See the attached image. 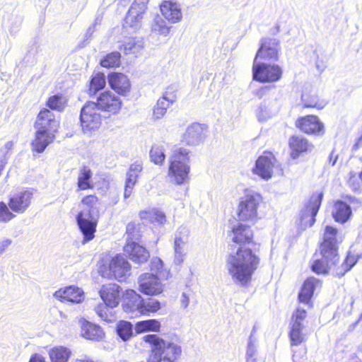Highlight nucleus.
<instances>
[{"mask_svg": "<svg viewBox=\"0 0 362 362\" xmlns=\"http://www.w3.org/2000/svg\"><path fill=\"white\" fill-rule=\"evenodd\" d=\"M98 273L105 278L120 281L130 271L131 266L121 255L112 257L109 253L103 254L97 264Z\"/></svg>", "mask_w": 362, "mask_h": 362, "instance_id": "nucleus-4", "label": "nucleus"}, {"mask_svg": "<svg viewBox=\"0 0 362 362\" xmlns=\"http://www.w3.org/2000/svg\"><path fill=\"white\" fill-rule=\"evenodd\" d=\"M117 334L124 341L129 339L133 335L132 325L130 322L120 320L116 327Z\"/></svg>", "mask_w": 362, "mask_h": 362, "instance_id": "nucleus-45", "label": "nucleus"}, {"mask_svg": "<svg viewBox=\"0 0 362 362\" xmlns=\"http://www.w3.org/2000/svg\"><path fill=\"white\" fill-rule=\"evenodd\" d=\"M139 218L149 223L162 225L166 221L165 214L156 208L141 210L139 213Z\"/></svg>", "mask_w": 362, "mask_h": 362, "instance_id": "nucleus-34", "label": "nucleus"}, {"mask_svg": "<svg viewBox=\"0 0 362 362\" xmlns=\"http://www.w3.org/2000/svg\"><path fill=\"white\" fill-rule=\"evenodd\" d=\"M322 281L314 276H308L306 278L301 286L300 290L298 295V302L308 305L310 308H313V303L312 298L314 296L315 289L320 287Z\"/></svg>", "mask_w": 362, "mask_h": 362, "instance_id": "nucleus-19", "label": "nucleus"}, {"mask_svg": "<svg viewBox=\"0 0 362 362\" xmlns=\"http://www.w3.org/2000/svg\"><path fill=\"white\" fill-rule=\"evenodd\" d=\"M262 197L259 194H246L241 198L236 212L239 221L255 223L259 219L257 209Z\"/></svg>", "mask_w": 362, "mask_h": 362, "instance_id": "nucleus-7", "label": "nucleus"}, {"mask_svg": "<svg viewBox=\"0 0 362 362\" xmlns=\"http://www.w3.org/2000/svg\"><path fill=\"white\" fill-rule=\"evenodd\" d=\"M160 328V322L157 319L141 320L135 324L136 332L138 334L147 332H158Z\"/></svg>", "mask_w": 362, "mask_h": 362, "instance_id": "nucleus-39", "label": "nucleus"}, {"mask_svg": "<svg viewBox=\"0 0 362 362\" xmlns=\"http://www.w3.org/2000/svg\"><path fill=\"white\" fill-rule=\"evenodd\" d=\"M358 260V257L357 255L349 252L344 261L341 262L340 255L339 251H337V260L332 262V260L327 259L322 262L317 261L315 264H310V269L318 275H325L329 272H332L335 276L341 277L351 270Z\"/></svg>", "mask_w": 362, "mask_h": 362, "instance_id": "nucleus-6", "label": "nucleus"}, {"mask_svg": "<svg viewBox=\"0 0 362 362\" xmlns=\"http://www.w3.org/2000/svg\"><path fill=\"white\" fill-rule=\"evenodd\" d=\"M68 99L62 93H57L47 98L45 105L46 108L52 111L62 112L67 106Z\"/></svg>", "mask_w": 362, "mask_h": 362, "instance_id": "nucleus-37", "label": "nucleus"}, {"mask_svg": "<svg viewBox=\"0 0 362 362\" xmlns=\"http://www.w3.org/2000/svg\"><path fill=\"white\" fill-rule=\"evenodd\" d=\"M269 89V88L267 86L259 87L258 89L253 92L255 98L259 100L263 98L264 96L267 95Z\"/></svg>", "mask_w": 362, "mask_h": 362, "instance_id": "nucleus-56", "label": "nucleus"}, {"mask_svg": "<svg viewBox=\"0 0 362 362\" xmlns=\"http://www.w3.org/2000/svg\"><path fill=\"white\" fill-rule=\"evenodd\" d=\"M75 362H102L98 359H95L91 357L86 356L83 358L77 359Z\"/></svg>", "mask_w": 362, "mask_h": 362, "instance_id": "nucleus-61", "label": "nucleus"}, {"mask_svg": "<svg viewBox=\"0 0 362 362\" xmlns=\"http://www.w3.org/2000/svg\"><path fill=\"white\" fill-rule=\"evenodd\" d=\"M143 170V165L141 161H135L132 164L130 165L127 172V178H130L132 180H134L138 181V178L139 174Z\"/></svg>", "mask_w": 362, "mask_h": 362, "instance_id": "nucleus-51", "label": "nucleus"}, {"mask_svg": "<svg viewBox=\"0 0 362 362\" xmlns=\"http://www.w3.org/2000/svg\"><path fill=\"white\" fill-rule=\"evenodd\" d=\"M288 337L291 346H300L307 341V335L303 332V327L298 326L289 325Z\"/></svg>", "mask_w": 362, "mask_h": 362, "instance_id": "nucleus-41", "label": "nucleus"}, {"mask_svg": "<svg viewBox=\"0 0 362 362\" xmlns=\"http://www.w3.org/2000/svg\"><path fill=\"white\" fill-rule=\"evenodd\" d=\"M341 242V238H338L337 228L332 226H327L325 228L322 240L320 243L318 250L314 253L315 259L311 264H315L317 261L325 262L327 259L332 262L337 260L339 244Z\"/></svg>", "mask_w": 362, "mask_h": 362, "instance_id": "nucleus-5", "label": "nucleus"}, {"mask_svg": "<svg viewBox=\"0 0 362 362\" xmlns=\"http://www.w3.org/2000/svg\"><path fill=\"white\" fill-rule=\"evenodd\" d=\"M165 150L164 146L159 144H153L149 151L151 161L155 165L162 166L165 161Z\"/></svg>", "mask_w": 362, "mask_h": 362, "instance_id": "nucleus-42", "label": "nucleus"}, {"mask_svg": "<svg viewBox=\"0 0 362 362\" xmlns=\"http://www.w3.org/2000/svg\"><path fill=\"white\" fill-rule=\"evenodd\" d=\"M163 17L170 23L180 22L182 18L180 5L172 0H163L159 5Z\"/></svg>", "mask_w": 362, "mask_h": 362, "instance_id": "nucleus-26", "label": "nucleus"}, {"mask_svg": "<svg viewBox=\"0 0 362 362\" xmlns=\"http://www.w3.org/2000/svg\"><path fill=\"white\" fill-rule=\"evenodd\" d=\"M151 30L158 35H166L169 33L170 28L166 25V23L163 19L157 16L154 18L152 23Z\"/></svg>", "mask_w": 362, "mask_h": 362, "instance_id": "nucleus-48", "label": "nucleus"}, {"mask_svg": "<svg viewBox=\"0 0 362 362\" xmlns=\"http://www.w3.org/2000/svg\"><path fill=\"white\" fill-rule=\"evenodd\" d=\"M103 117L93 102H87L80 112V124L84 134H90L100 129Z\"/></svg>", "mask_w": 362, "mask_h": 362, "instance_id": "nucleus-10", "label": "nucleus"}, {"mask_svg": "<svg viewBox=\"0 0 362 362\" xmlns=\"http://www.w3.org/2000/svg\"><path fill=\"white\" fill-rule=\"evenodd\" d=\"M136 41L134 37H127L119 45V49L124 52V54H129L132 49L135 47Z\"/></svg>", "mask_w": 362, "mask_h": 362, "instance_id": "nucleus-52", "label": "nucleus"}, {"mask_svg": "<svg viewBox=\"0 0 362 362\" xmlns=\"http://www.w3.org/2000/svg\"><path fill=\"white\" fill-rule=\"evenodd\" d=\"M164 279L153 273H144L138 279L139 291L146 296H158L164 291V285L162 284Z\"/></svg>", "mask_w": 362, "mask_h": 362, "instance_id": "nucleus-14", "label": "nucleus"}, {"mask_svg": "<svg viewBox=\"0 0 362 362\" xmlns=\"http://www.w3.org/2000/svg\"><path fill=\"white\" fill-rule=\"evenodd\" d=\"M358 175L357 176V175L355 173H350L349 179H348L349 184L350 185H353V186L357 185L358 184Z\"/></svg>", "mask_w": 362, "mask_h": 362, "instance_id": "nucleus-59", "label": "nucleus"}, {"mask_svg": "<svg viewBox=\"0 0 362 362\" xmlns=\"http://www.w3.org/2000/svg\"><path fill=\"white\" fill-rule=\"evenodd\" d=\"M327 104L324 96L315 89H305L301 94V105L303 108L323 109Z\"/></svg>", "mask_w": 362, "mask_h": 362, "instance_id": "nucleus-20", "label": "nucleus"}, {"mask_svg": "<svg viewBox=\"0 0 362 362\" xmlns=\"http://www.w3.org/2000/svg\"><path fill=\"white\" fill-rule=\"evenodd\" d=\"M121 54L114 51L107 54L100 61V65L106 69L119 67L121 64Z\"/></svg>", "mask_w": 362, "mask_h": 362, "instance_id": "nucleus-43", "label": "nucleus"}, {"mask_svg": "<svg viewBox=\"0 0 362 362\" xmlns=\"http://www.w3.org/2000/svg\"><path fill=\"white\" fill-rule=\"evenodd\" d=\"M16 217V214L13 212L8 204L4 202H0V222L8 223Z\"/></svg>", "mask_w": 362, "mask_h": 362, "instance_id": "nucleus-50", "label": "nucleus"}, {"mask_svg": "<svg viewBox=\"0 0 362 362\" xmlns=\"http://www.w3.org/2000/svg\"><path fill=\"white\" fill-rule=\"evenodd\" d=\"M124 250L129 259L136 263L146 262L149 257L148 251L142 245L134 241H127Z\"/></svg>", "mask_w": 362, "mask_h": 362, "instance_id": "nucleus-28", "label": "nucleus"}, {"mask_svg": "<svg viewBox=\"0 0 362 362\" xmlns=\"http://www.w3.org/2000/svg\"><path fill=\"white\" fill-rule=\"evenodd\" d=\"M351 215V209L346 202L337 200L334 202L332 216L335 221L341 223L346 222Z\"/></svg>", "mask_w": 362, "mask_h": 362, "instance_id": "nucleus-35", "label": "nucleus"}, {"mask_svg": "<svg viewBox=\"0 0 362 362\" xmlns=\"http://www.w3.org/2000/svg\"><path fill=\"white\" fill-rule=\"evenodd\" d=\"M288 146L289 156L292 159H297L310 153L314 147L306 137L300 134L291 135L288 140Z\"/></svg>", "mask_w": 362, "mask_h": 362, "instance_id": "nucleus-17", "label": "nucleus"}, {"mask_svg": "<svg viewBox=\"0 0 362 362\" xmlns=\"http://www.w3.org/2000/svg\"><path fill=\"white\" fill-rule=\"evenodd\" d=\"M106 79L105 74L100 71L93 74L88 82L86 92L90 97L95 95L105 88Z\"/></svg>", "mask_w": 362, "mask_h": 362, "instance_id": "nucleus-32", "label": "nucleus"}, {"mask_svg": "<svg viewBox=\"0 0 362 362\" xmlns=\"http://www.w3.org/2000/svg\"><path fill=\"white\" fill-rule=\"evenodd\" d=\"M161 98H165L170 105H172L177 99L175 90L173 88L168 87Z\"/></svg>", "mask_w": 362, "mask_h": 362, "instance_id": "nucleus-55", "label": "nucleus"}, {"mask_svg": "<svg viewBox=\"0 0 362 362\" xmlns=\"http://www.w3.org/2000/svg\"><path fill=\"white\" fill-rule=\"evenodd\" d=\"M76 218L78 228L83 235V243H85L92 240L95 238L98 220L93 218L92 216L86 218L83 211H79Z\"/></svg>", "mask_w": 362, "mask_h": 362, "instance_id": "nucleus-24", "label": "nucleus"}, {"mask_svg": "<svg viewBox=\"0 0 362 362\" xmlns=\"http://www.w3.org/2000/svg\"><path fill=\"white\" fill-rule=\"evenodd\" d=\"M110 88L119 95L126 96L131 90V82L124 74L112 72L107 75Z\"/></svg>", "mask_w": 362, "mask_h": 362, "instance_id": "nucleus-21", "label": "nucleus"}, {"mask_svg": "<svg viewBox=\"0 0 362 362\" xmlns=\"http://www.w3.org/2000/svg\"><path fill=\"white\" fill-rule=\"evenodd\" d=\"M105 309V306L102 304L98 305L95 308V311L97 314L102 318H104L106 317V313H103V310Z\"/></svg>", "mask_w": 362, "mask_h": 362, "instance_id": "nucleus-60", "label": "nucleus"}, {"mask_svg": "<svg viewBox=\"0 0 362 362\" xmlns=\"http://www.w3.org/2000/svg\"><path fill=\"white\" fill-rule=\"evenodd\" d=\"M33 194L28 189L15 193L9 197L8 204L16 214L24 213L30 204Z\"/></svg>", "mask_w": 362, "mask_h": 362, "instance_id": "nucleus-22", "label": "nucleus"}, {"mask_svg": "<svg viewBox=\"0 0 362 362\" xmlns=\"http://www.w3.org/2000/svg\"><path fill=\"white\" fill-rule=\"evenodd\" d=\"M143 340L150 345L152 354L147 362H175L181 355L179 345L166 341L157 334L145 335Z\"/></svg>", "mask_w": 362, "mask_h": 362, "instance_id": "nucleus-2", "label": "nucleus"}, {"mask_svg": "<svg viewBox=\"0 0 362 362\" xmlns=\"http://www.w3.org/2000/svg\"><path fill=\"white\" fill-rule=\"evenodd\" d=\"M35 127L37 130L56 134L59 127V120L50 110L43 107L36 117Z\"/></svg>", "mask_w": 362, "mask_h": 362, "instance_id": "nucleus-16", "label": "nucleus"}, {"mask_svg": "<svg viewBox=\"0 0 362 362\" xmlns=\"http://www.w3.org/2000/svg\"><path fill=\"white\" fill-rule=\"evenodd\" d=\"M243 223H238L231 228V240L235 249L228 255L226 264L233 279L247 286L259 268L261 259L257 247L259 244L255 240V233L250 225Z\"/></svg>", "mask_w": 362, "mask_h": 362, "instance_id": "nucleus-1", "label": "nucleus"}, {"mask_svg": "<svg viewBox=\"0 0 362 362\" xmlns=\"http://www.w3.org/2000/svg\"><path fill=\"white\" fill-rule=\"evenodd\" d=\"M161 308L160 303L156 299L148 298L147 300L141 298L137 312L141 315L148 316L151 313H155Z\"/></svg>", "mask_w": 362, "mask_h": 362, "instance_id": "nucleus-38", "label": "nucleus"}, {"mask_svg": "<svg viewBox=\"0 0 362 362\" xmlns=\"http://www.w3.org/2000/svg\"><path fill=\"white\" fill-rule=\"evenodd\" d=\"M28 362H46L45 358L38 354L31 355Z\"/></svg>", "mask_w": 362, "mask_h": 362, "instance_id": "nucleus-58", "label": "nucleus"}, {"mask_svg": "<svg viewBox=\"0 0 362 362\" xmlns=\"http://www.w3.org/2000/svg\"><path fill=\"white\" fill-rule=\"evenodd\" d=\"M358 177L360 178V180L362 182V170L358 173Z\"/></svg>", "mask_w": 362, "mask_h": 362, "instance_id": "nucleus-62", "label": "nucleus"}, {"mask_svg": "<svg viewBox=\"0 0 362 362\" xmlns=\"http://www.w3.org/2000/svg\"><path fill=\"white\" fill-rule=\"evenodd\" d=\"M190 151L184 146H175L168 160V176L177 185L183 184L190 171Z\"/></svg>", "mask_w": 362, "mask_h": 362, "instance_id": "nucleus-3", "label": "nucleus"}, {"mask_svg": "<svg viewBox=\"0 0 362 362\" xmlns=\"http://www.w3.org/2000/svg\"><path fill=\"white\" fill-rule=\"evenodd\" d=\"M275 162L276 158L273 153L269 151H265L257 158L252 172L262 178L268 180L272 175Z\"/></svg>", "mask_w": 362, "mask_h": 362, "instance_id": "nucleus-18", "label": "nucleus"}, {"mask_svg": "<svg viewBox=\"0 0 362 362\" xmlns=\"http://www.w3.org/2000/svg\"><path fill=\"white\" fill-rule=\"evenodd\" d=\"M55 136L54 133L36 129L35 137L30 143L32 151L38 153H42L47 146L54 141Z\"/></svg>", "mask_w": 362, "mask_h": 362, "instance_id": "nucleus-30", "label": "nucleus"}, {"mask_svg": "<svg viewBox=\"0 0 362 362\" xmlns=\"http://www.w3.org/2000/svg\"><path fill=\"white\" fill-rule=\"evenodd\" d=\"M182 244H183V241L181 238H176L174 242V248L175 252V259L178 262H182Z\"/></svg>", "mask_w": 362, "mask_h": 362, "instance_id": "nucleus-53", "label": "nucleus"}, {"mask_svg": "<svg viewBox=\"0 0 362 362\" xmlns=\"http://www.w3.org/2000/svg\"><path fill=\"white\" fill-rule=\"evenodd\" d=\"M281 50L280 42L276 38L262 37L255 54L253 62H274L279 60Z\"/></svg>", "mask_w": 362, "mask_h": 362, "instance_id": "nucleus-11", "label": "nucleus"}, {"mask_svg": "<svg viewBox=\"0 0 362 362\" xmlns=\"http://www.w3.org/2000/svg\"><path fill=\"white\" fill-rule=\"evenodd\" d=\"M323 198L322 192H315L309 197L307 203L300 212L298 226L301 230L313 226Z\"/></svg>", "mask_w": 362, "mask_h": 362, "instance_id": "nucleus-9", "label": "nucleus"}, {"mask_svg": "<svg viewBox=\"0 0 362 362\" xmlns=\"http://www.w3.org/2000/svg\"><path fill=\"white\" fill-rule=\"evenodd\" d=\"M275 28H276V32H279V25H276V26L275 27Z\"/></svg>", "mask_w": 362, "mask_h": 362, "instance_id": "nucleus-63", "label": "nucleus"}, {"mask_svg": "<svg viewBox=\"0 0 362 362\" xmlns=\"http://www.w3.org/2000/svg\"><path fill=\"white\" fill-rule=\"evenodd\" d=\"M93 103L99 110L107 112L109 115L118 114L122 107L121 98L110 90L101 92Z\"/></svg>", "mask_w": 362, "mask_h": 362, "instance_id": "nucleus-13", "label": "nucleus"}, {"mask_svg": "<svg viewBox=\"0 0 362 362\" xmlns=\"http://www.w3.org/2000/svg\"><path fill=\"white\" fill-rule=\"evenodd\" d=\"M81 206L86 210L88 217L94 214L99 213L100 205V198L95 194H88L83 196L81 199Z\"/></svg>", "mask_w": 362, "mask_h": 362, "instance_id": "nucleus-36", "label": "nucleus"}, {"mask_svg": "<svg viewBox=\"0 0 362 362\" xmlns=\"http://www.w3.org/2000/svg\"><path fill=\"white\" fill-rule=\"evenodd\" d=\"M151 273L158 275V277L168 279L170 276V272L164 267L163 261L160 258H153L150 262Z\"/></svg>", "mask_w": 362, "mask_h": 362, "instance_id": "nucleus-44", "label": "nucleus"}, {"mask_svg": "<svg viewBox=\"0 0 362 362\" xmlns=\"http://www.w3.org/2000/svg\"><path fill=\"white\" fill-rule=\"evenodd\" d=\"M136 182V180L126 177L124 189V197L125 199L131 196L133 192V189Z\"/></svg>", "mask_w": 362, "mask_h": 362, "instance_id": "nucleus-54", "label": "nucleus"}, {"mask_svg": "<svg viewBox=\"0 0 362 362\" xmlns=\"http://www.w3.org/2000/svg\"><path fill=\"white\" fill-rule=\"evenodd\" d=\"M141 298L134 289H127L123 295V310L127 313L137 311Z\"/></svg>", "mask_w": 362, "mask_h": 362, "instance_id": "nucleus-31", "label": "nucleus"}, {"mask_svg": "<svg viewBox=\"0 0 362 362\" xmlns=\"http://www.w3.org/2000/svg\"><path fill=\"white\" fill-rule=\"evenodd\" d=\"M362 320V314L361 315L360 318H359V320Z\"/></svg>", "mask_w": 362, "mask_h": 362, "instance_id": "nucleus-64", "label": "nucleus"}, {"mask_svg": "<svg viewBox=\"0 0 362 362\" xmlns=\"http://www.w3.org/2000/svg\"><path fill=\"white\" fill-rule=\"evenodd\" d=\"M11 243V240L8 238L0 241V255L8 249Z\"/></svg>", "mask_w": 362, "mask_h": 362, "instance_id": "nucleus-57", "label": "nucleus"}, {"mask_svg": "<svg viewBox=\"0 0 362 362\" xmlns=\"http://www.w3.org/2000/svg\"><path fill=\"white\" fill-rule=\"evenodd\" d=\"M81 335L90 341H102L105 338V333L103 328L95 323L86 320L80 321Z\"/></svg>", "mask_w": 362, "mask_h": 362, "instance_id": "nucleus-27", "label": "nucleus"}, {"mask_svg": "<svg viewBox=\"0 0 362 362\" xmlns=\"http://www.w3.org/2000/svg\"><path fill=\"white\" fill-rule=\"evenodd\" d=\"M307 317V312L305 309L297 307L291 317L290 326H298L300 327H304L303 325V320Z\"/></svg>", "mask_w": 362, "mask_h": 362, "instance_id": "nucleus-46", "label": "nucleus"}, {"mask_svg": "<svg viewBox=\"0 0 362 362\" xmlns=\"http://www.w3.org/2000/svg\"><path fill=\"white\" fill-rule=\"evenodd\" d=\"M294 124L300 132L306 135L319 136L324 135L325 132L324 123L315 115L300 116Z\"/></svg>", "mask_w": 362, "mask_h": 362, "instance_id": "nucleus-12", "label": "nucleus"}, {"mask_svg": "<svg viewBox=\"0 0 362 362\" xmlns=\"http://www.w3.org/2000/svg\"><path fill=\"white\" fill-rule=\"evenodd\" d=\"M170 106V105L168 100L165 98H160L153 107V117L156 119L162 117L166 113Z\"/></svg>", "mask_w": 362, "mask_h": 362, "instance_id": "nucleus-49", "label": "nucleus"}, {"mask_svg": "<svg viewBox=\"0 0 362 362\" xmlns=\"http://www.w3.org/2000/svg\"><path fill=\"white\" fill-rule=\"evenodd\" d=\"M252 78L262 83H271L280 81L283 76L281 66L272 62H253Z\"/></svg>", "mask_w": 362, "mask_h": 362, "instance_id": "nucleus-8", "label": "nucleus"}, {"mask_svg": "<svg viewBox=\"0 0 362 362\" xmlns=\"http://www.w3.org/2000/svg\"><path fill=\"white\" fill-rule=\"evenodd\" d=\"M54 296L62 302L79 303L83 300V292L74 286H69L56 291Z\"/></svg>", "mask_w": 362, "mask_h": 362, "instance_id": "nucleus-29", "label": "nucleus"}, {"mask_svg": "<svg viewBox=\"0 0 362 362\" xmlns=\"http://www.w3.org/2000/svg\"><path fill=\"white\" fill-rule=\"evenodd\" d=\"M93 171L87 165L80 168L77 176V189L85 191L92 189L94 185L92 182Z\"/></svg>", "mask_w": 362, "mask_h": 362, "instance_id": "nucleus-33", "label": "nucleus"}, {"mask_svg": "<svg viewBox=\"0 0 362 362\" xmlns=\"http://www.w3.org/2000/svg\"><path fill=\"white\" fill-rule=\"evenodd\" d=\"M149 0H134L124 18V24L129 28H139L148 9Z\"/></svg>", "mask_w": 362, "mask_h": 362, "instance_id": "nucleus-15", "label": "nucleus"}, {"mask_svg": "<svg viewBox=\"0 0 362 362\" xmlns=\"http://www.w3.org/2000/svg\"><path fill=\"white\" fill-rule=\"evenodd\" d=\"M48 354L51 362H67L71 351L67 347L57 346L52 348Z\"/></svg>", "mask_w": 362, "mask_h": 362, "instance_id": "nucleus-40", "label": "nucleus"}, {"mask_svg": "<svg viewBox=\"0 0 362 362\" xmlns=\"http://www.w3.org/2000/svg\"><path fill=\"white\" fill-rule=\"evenodd\" d=\"M204 137V128L198 123L189 125L182 136L178 146H192L198 144Z\"/></svg>", "mask_w": 362, "mask_h": 362, "instance_id": "nucleus-23", "label": "nucleus"}, {"mask_svg": "<svg viewBox=\"0 0 362 362\" xmlns=\"http://www.w3.org/2000/svg\"><path fill=\"white\" fill-rule=\"evenodd\" d=\"M99 293L107 306L115 308L120 300L121 288L117 284H106L102 286Z\"/></svg>", "mask_w": 362, "mask_h": 362, "instance_id": "nucleus-25", "label": "nucleus"}, {"mask_svg": "<svg viewBox=\"0 0 362 362\" xmlns=\"http://www.w3.org/2000/svg\"><path fill=\"white\" fill-rule=\"evenodd\" d=\"M126 234L127 235V241H134V240H139L141 237L139 224L131 221L126 226Z\"/></svg>", "mask_w": 362, "mask_h": 362, "instance_id": "nucleus-47", "label": "nucleus"}]
</instances>
